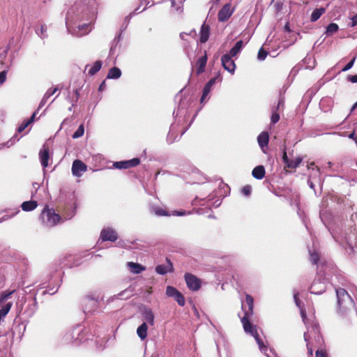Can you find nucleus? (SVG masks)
Segmentation results:
<instances>
[{"label":"nucleus","mask_w":357,"mask_h":357,"mask_svg":"<svg viewBox=\"0 0 357 357\" xmlns=\"http://www.w3.org/2000/svg\"><path fill=\"white\" fill-rule=\"evenodd\" d=\"M356 107H357V102H356L353 105V107H352V109H352V110L355 109L356 108Z\"/></svg>","instance_id":"052dcab7"},{"label":"nucleus","mask_w":357,"mask_h":357,"mask_svg":"<svg viewBox=\"0 0 357 357\" xmlns=\"http://www.w3.org/2000/svg\"><path fill=\"white\" fill-rule=\"evenodd\" d=\"M128 266L130 268V271L135 274H139L146 270V267L140 264L135 262H128Z\"/></svg>","instance_id":"6ab92c4d"},{"label":"nucleus","mask_w":357,"mask_h":357,"mask_svg":"<svg viewBox=\"0 0 357 357\" xmlns=\"http://www.w3.org/2000/svg\"><path fill=\"white\" fill-rule=\"evenodd\" d=\"M320 256L317 252H314L310 254V260L313 264H317L319 260Z\"/></svg>","instance_id":"f704fd0d"},{"label":"nucleus","mask_w":357,"mask_h":357,"mask_svg":"<svg viewBox=\"0 0 357 357\" xmlns=\"http://www.w3.org/2000/svg\"><path fill=\"white\" fill-rule=\"evenodd\" d=\"M347 79L352 83H357V75H349Z\"/></svg>","instance_id":"37998d69"},{"label":"nucleus","mask_w":357,"mask_h":357,"mask_svg":"<svg viewBox=\"0 0 357 357\" xmlns=\"http://www.w3.org/2000/svg\"><path fill=\"white\" fill-rule=\"evenodd\" d=\"M89 67V65H86V68H85V70H86V68Z\"/></svg>","instance_id":"69168bd1"},{"label":"nucleus","mask_w":357,"mask_h":357,"mask_svg":"<svg viewBox=\"0 0 357 357\" xmlns=\"http://www.w3.org/2000/svg\"><path fill=\"white\" fill-rule=\"evenodd\" d=\"M326 283L324 280H315L310 287V292L314 294H321L326 291Z\"/></svg>","instance_id":"9d476101"},{"label":"nucleus","mask_w":357,"mask_h":357,"mask_svg":"<svg viewBox=\"0 0 357 357\" xmlns=\"http://www.w3.org/2000/svg\"><path fill=\"white\" fill-rule=\"evenodd\" d=\"M75 96H76V100H77L79 99V90L78 89L75 90Z\"/></svg>","instance_id":"5fc2aeb1"},{"label":"nucleus","mask_w":357,"mask_h":357,"mask_svg":"<svg viewBox=\"0 0 357 357\" xmlns=\"http://www.w3.org/2000/svg\"><path fill=\"white\" fill-rule=\"evenodd\" d=\"M285 29H287V30H289V26H288V25H287V24H286V25H285Z\"/></svg>","instance_id":"e2e57ef3"},{"label":"nucleus","mask_w":357,"mask_h":357,"mask_svg":"<svg viewBox=\"0 0 357 357\" xmlns=\"http://www.w3.org/2000/svg\"><path fill=\"white\" fill-rule=\"evenodd\" d=\"M280 120V115L277 112H273L271 117V121L273 124H275Z\"/></svg>","instance_id":"4c0bfd02"},{"label":"nucleus","mask_w":357,"mask_h":357,"mask_svg":"<svg viewBox=\"0 0 357 357\" xmlns=\"http://www.w3.org/2000/svg\"><path fill=\"white\" fill-rule=\"evenodd\" d=\"M210 35V27L209 25L205 22L202 24L199 32V42L201 43H205L208 40Z\"/></svg>","instance_id":"2eb2a0df"},{"label":"nucleus","mask_w":357,"mask_h":357,"mask_svg":"<svg viewBox=\"0 0 357 357\" xmlns=\"http://www.w3.org/2000/svg\"><path fill=\"white\" fill-rule=\"evenodd\" d=\"M191 34H193V35H196V31L195 30L192 31L189 35H191Z\"/></svg>","instance_id":"680f3d73"},{"label":"nucleus","mask_w":357,"mask_h":357,"mask_svg":"<svg viewBox=\"0 0 357 357\" xmlns=\"http://www.w3.org/2000/svg\"><path fill=\"white\" fill-rule=\"evenodd\" d=\"M167 265H158L155 267V271L160 275H165L167 273H172L174 271L173 264L169 258H166Z\"/></svg>","instance_id":"f8f14e48"},{"label":"nucleus","mask_w":357,"mask_h":357,"mask_svg":"<svg viewBox=\"0 0 357 357\" xmlns=\"http://www.w3.org/2000/svg\"><path fill=\"white\" fill-rule=\"evenodd\" d=\"M166 294L169 297L174 298L178 305H185V301L183 295L175 287L172 286H167L166 289Z\"/></svg>","instance_id":"7ed1b4c3"},{"label":"nucleus","mask_w":357,"mask_h":357,"mask_svg":"<svg viewBox=\"0 0 357 357\" xmlns=\"http://www.w3.org/2000/svg\"><path fill=\"white\" fill-rule=\"evenodd\" d=\"M349 137L354 139L356 143H357V137L356 136L355 132L353 131L349 135Z\"/></svg>","instance_id":"09e8293b"},{"label":"nucleus","mask_w":357,"mask_h":357,"mask_svg":"<svg viewBox=\"0 0 357 357\" xmlns=\"http://www.w3.org/2000/svg\"><path fill=\"white\" fill-rule=\"evenodd\" d=\"M100 238L102 241L114 242L118 239V235L115 230L110 227L103 229L100 232Z\"/></svg>","instance_id":"0eeeda50"},{"label":"nucleus","mask_w":357,"mask_h":357,"mask_svg":"<svg viewBox=\"0 0 357 357\" xmlns=\"http://www.w3.org/2000/svg\"><path fill=\"white\" fill-rule=\"evenodd\" d=\"M186 34L185 33L183 32L180 33V38L183 40H184V35Z\"/></svg>","instance_id":"13d9d810"},{"label":"nucleus","mask_w":357,"mask_h":357,"mask_svg":"<svg viewBox=\"0 0 357 357\" xmlns=\"http://www.w3.org/2000/svg\"><path fill=\"white\" fill-rule=\"evenodd\" d=\"M258 346H259V349L261 350V351H266L267 350V347L265 345V344L264 343L263 340H261V338L260 337V336L259 335L258 333H257L256 334L253 335H252Z\"/></svg>","instance_id":"c85d7f7f"},{"label":"nucleus","mask_w":357,"mask_h":357,"mask_svg":"<svg viewBox=\"0 0 357 357\" xmlns=\"http://www.w3.org/2000/svg\"><path fill=\"white\" fill-rule=\"evenodd\" d=\"M267 55L268 52L263 47H261L258 52L257 58L259 60L263 61Z\"/></svg>","instance_id":"c9c22d12"},{"label":"nucleus","mask_w":357,"mask_h":357,"mask_svg":"<svg viewBox=\"0 0 357 357\" xmlns=\"http://www.w3.org/2000/svg\"><path fill=\"white\" fill-rule=\"evenodd\" d=\"M243 46V40H238V42H236L235 45L231 49V50L229 52V54H230L232 56H235L241 52Z\"/></svg>","instance_id":"393cba45"},{"label":"nucleus","mask_w":357,"mask_h":357,"mask_svg":"<svg viewBox=\"0 0 357 357\" xmlns=\"http://www.w3.org/2000/svg\"><path fill=\"white\" fill-rule=\"evenodd\" d=\"M257 142L261 149L267 146L269 142L268 132L266 131L261 132L257 137Z\"/></svg>","instance_id":"f3484780"},{"label":"nucleus","mask_w":357,"mask_h":357,"mask_svg":"<svg viewBox=\"0 0 357 357\" xmlns=\"http://www.w3.org/2000/svg\"><path fill=\"white\" fill-rule=\"evenodd\" d=\"M105 85V81L102 82V84L99 86V89L102 90V87H104Z\"/></svg>","instance_id":"bf43d9fd"},{"label":"nucleus","mask_w":357,"mask_h":357,"mask_svg":"<svg viewBox=\"0 0 357 357\" xmlns=\"http://www.w3.org/2000/svg\"><path fill=\"white\" fill-rule=\"evenodd\" d=\"M39 157L43 167H47L50 159V151L47 146H43V149L39 152Z\"/></svg>","instance_id":"ddd939ff"},{"label":"nucleus","mask_w":357,"mask_h":357,"mask_svg":"<svg viewBox=\"0 0 357 357\" xmlns=\"http://www.w3.org/2000/svg\"><path fill=\"white\" fill-rule=\"evenodd\" d=\"M139 163V158H135L129 160L115 162L114 163V167L116 169H129L137 167Z\"/></svg>","instance_id":"423d86ee"},{"label":"nucleus","mask_w":357,"mask_h":357,"mask_svg":"<svg viewBox=\"0 0 357 357\" xmlns=\"http://www.w3.org/2000/svg\"><path fill=\"white\" fill-rule=\"evenodd\" d=\"M40 31H41V34L43 35V33L45 31V27L44 25H41V27H40Z\"/></svg>","instance_id":"6e6d98bb"},{"label":"nucleus","mask_w":357,"mask_h":357,"mask_svg":"<svg viewBox=\"0 0 357 357\" xmlns=\"http://www.w3.org/2000/svg\"><path fill=\"white\" fill-rule=\"evenodd\" d=\"M83 303L85 305L86 310H88V311L94 310L98 307V301L91 296H85L83 298Z\"/></svg>","instance_id":"4468645a"},{"label":"nucleus","mask_w":357,"mask_h":357,"mask_svg":"<svg viewBox=\"0 0 357 357\" xmlns=\"http://www.w3.org/2000/svg\"><path fill=\"white\" fill-rule=\"evenodd\" d=\"M294 301H295L296 305L298 307H300L301 301V300H300V298L298 297V293H296V294H294Z\"/></svg>","instance_id":"c03bdc74"},{"label":"nucleus","mask_w":357,"mask_h":357,"mask_svg":"<svg viewBox=\"0 0 357 357\" xmlns=\"http://www.w3.org/2000/svg\"><path fill=\"white\" fill-rule=\"evenodd\" d=\"M232 56L229 54H224L221 58V61L223 68L231 73H234L236 68V64L234 60L231 59Z\"/></svg>","instance_id":"6e6552de"},{"label":"nucleus","mask_w":357,"mask_h":357,"mask_svg":"<svg viewBox=\"0 0 357 357\" xmlns=\"http://www.w3.org/2000/svg\"><path fill=\"white\" fill-rule=\"evenodd\" d=\"M150 3V1L149 0H140V6H145V9L147 6H149Z\"/></svg>","instance_id":"49530a36"},{"label":"nucleus","mask_w":357,"mask_h":357,"mask_svg":"<svg viewBox=\"0 0 357 357\" xmlns=\"http://www.w3.org/2000/svg\"><path fill=\"white\" fill-rule=\"evenodd\" d=\"M355 60H356V57H354L342 69V71H347L349 70L350 68H352V66H354V62H355Z\"/></svg>","instance_id":"ea45409f"},{"label":"nucleus","mask_w":357,"mask_h":357,"mask_svg":"<svg viewBox=\"0 0 357 357\" xmlns=\"http://www.w3.org/2000/svg\"><path fill=\"white\" fill-rule=\"evenodd\" d=\"M140 6H141L139 5V6L138 8H137L134 10L133 13H141V12H142L143 10H145V8H144V9H142V10H140Z\"/></svg>","instance_id":"864d4df0"},{"label":"nucleus","mask_w":357,"mask_h":357,"mask_svg":"<svg viewBox=\"0 0 357 357\" xmlns=\"http://www.w3.org/2000/svg\"><path fill=\"white\" fill-rule=\"evenodd\" d=\"M6 74L7 72L6 70H3L0 73V84H3L6 81Z\"/></svg>","instance_id":"79ce46f5"},{"label":"nucleus","mask_w":357,"mask_h":357,"mask_svg":"<svg viewBox=\"0 0 357 357\" xmlns=\"http://www.w3.org/2000/svg\"><path fill=\"white\" fill-rule=\"evenodd\" d=\"M30 125V123L27 121V120H25L21 124L20 126L18 127L17 128V131L19 132H22V131H24Z\"/></svg>","instance_id":"58836bf2"},{"label":"nucleus","mask_w":357,"mask_h":357,"mask_svg":"<svg viewBox=\"0 0 357 357\" xmlns=\"http://www.w3.org/2000/svg\"><path fill=\"white\" fill-rule=\"evenodd\" d=\"M315 357H327V354L324 350H317L315 353Z\"/></svg>","instance_id":"a19ab883"},{"label":"nucleus","mask_w":357,"mask_h":357,"mask_svg":"<svg viewBox=\"0 0 357 357\" xmlns=\"http://www.w3.org/2000/svg\"><path fill=\"white\" fill-rule=\"evenodd\" d=\"M336 295L339 305H341L342 301H344L345 298H350V296L349 295L347 291L342 288H339L336 289Z\"/></svg>","instance_id":"4be33fe9"},{"label":"nucleus","mask_w":357,"mask_h":357,"mask_svg":"<svg viewBox=\"0 0 357 357\" xmlns=\"http://www.w3.org/2000/svg\"><path fill=\"white\" fill-rule=\"evenodd\" d=\"M282 161L285 165V168L296 169L302 162V158L301 157H298L294 160H289L287 157L286 146H284L282 149Z\"/></svg>","instance_id":"20e7f679"},{"label":"nucleus","mask_w":357,"mask_h":357,"mask_svg":"<svg viewBox=\"0 0 357 357\" xmlns=\"http://www.w3.org/2000/svg\"><path fill=\"white\" fill-rule=\"evenodd\" d=\"M144 318L145 320L150 324L151 326L154 324V314L151 310H147L144 314Z\"/></svg>","instance_id":"c756f323"},{"label":"nucleus","mask_w":357,"mask_h":357,"mask_svg":"<svg viewBox=\"0 0 357 357\" xmlns=\"http://www.w3.org/2000/svg\"><path fill=\"white\" fill-rule=\"evenodd\" d=\"M37 206L38 203L36 201L31 200L24 202L22 204L21 207L24 211H31L34 210L37 207Z\"/></svg>","instance_id":"412c9836"},{"label":"nucleus","mask_w":357,"mask_h":357,"mask_svg":"<svg viewBox=\"0 0 357 357\" xmlns=\"http://www.w3.org/2000/svg\"><path fill=\"white\" fill-rule=\"evenodd\" d=\"M87 169V166L80 160H75L73 162L72 173L74 176H80Z\"/></svg>","instance_id":"1a4fd4ad"},{"label":"nucleus","mask_w":357,"mask_h":357,"mask_svg":"<svg viewBox=\"0 0 357 357\" xmlns=\"http://www.w3.org/2000/svg\"><path fill=\"white\" fill-rule=\"evenodd\" d=\"M184 278L187 287L190 290L196 291L201 288L202 281L195 275L190 273H186L184 275Z\"/></svg>","instance_id":"f03ea898"},{"label":"nucleus","mask_w":357,"mask_h":357,"mask_svg":"<svg viewBox=\"0 0 357 357\" xmlns=\"http://www.w3.org/2000/svg\"><path fill=\"white\" fill-rule=\"evenodd\" d=\"M252 315H245L241 318V323L243 324V329L246 333L250 334L251 335H253L257 333V326L252 324L250 321V318Z\"/></svg>","instance_id":"39448f33"},{"label":"nucleus","mask_w":357,"mask_h":357,"mask_svg":"<svg viewBox=\"0 0 357 357\" xmlns=\"http://www.w3.org/2000/svg\"><path fill=\"white\" fill-rule=\"evenodd\" d=\"M339 26L335 23H331L326 28L327 34H333L338 31Z\"/></svg>","instance_id":"2f4dec72"},{"label":"nucleus","mask_w":357,"mask_h":357,"mask_svg":"<svg viewBox=\"0 0 357 357\" xmlns=\"http://www.w3.org/2000/svg\"><path fill=\"white\" fill-rule=\"evenodd\" d=\"M40 218L47 227H54L61 220V216L53 209L49 208L47 206L43 210Z\"/></svg>","instance_id":"f257e3e1"},{"label":"nucleus","mask_w":357,"mask_h":357,"mask_svg":"<svg viewBox=\"0 0 357 357\" xmlns=\"http://www.w3.org/2000/svg\"><path fill=\"white\" fill-rule=\"evenodd\" d=\"M265 172L264 167L263 165H258L253 169L252 175L257 179H262L265 176Z\"/></svg>","instance_id":"aec40b11"},{"label":"nucleus","mask_w":357,"mask_h":357,"mask_svg":"<svg viewBox=\"0 0 357 357\" xmlns=\"http://www.w3.org/2000/svg\"><path fill=\"white\" fill-rule=\"evenodd\" d=\"M215 82L216 78H212L206 84L211 88L215 84Z\"/></svg>","instance_id":"a18cd8bd"},{"label":"nucleus","mask_w":357,"mask_h":357,"mask_svg":"<svg viewBox=\"0 0 357 357\" xmlns=\"http://www.w3.org/2000/svg\"><path fill=\"white\" fill-rule=\"evenodd\" d=\"M36 116V112H33V114H32L31 118L27 119V121L30 123V124L32 123L33 122H34Z\"/></svg>","instance_id":"de8ad7c7"},{"label":"nucleus","mask_w":357,"mask_h":357,"mask_svg":"<svg viewBox=\"0 0 357 357\" xmlns=\"http://www.w3.org/2000/svg\"><path fill=\"white\" fill-rule=\"evenodd\" d=\"M152 212L158 216H169L170 214L160 207H154L152 208Z\"/></svg>","instance_id":"7c9ffc66"},{"label":"nucleus","mask_w":357,"mask_h":357,"mask_svg":"<svg viewBox=\"0 0 357 357\" xmlns=\"http://www.w3.org/2000/svg\"><path fill=\"white\" fill-rule=\"evenodd\" d=\"M101 67L102 62L100 61H96L93 63V66L89 70L88 74L91 76L94 75L101 69Z\"/></svg>","instance_id":"cd10ccee"},{"label":"nucleus","mask_w":357,"mask_h":357,"mask_svg":"<svg viewBox=\"0 0 357 357\" xmlns=\"http://www.w3.org/2000/svg\"><path fill=\"white\" fill-rule=\"evenodd\" d=\"M283 107L284 106V101L283 100H280L278 102V105H277V109H278L280 107Z\"/></svg>","instance_id":"603ef678"},{"label":"nucleus","mask_w":357,"mask_h":357,"mask_svg":"<svg viewBox=\"0 0 357 357\" xmlns=\"http://www.w3.org/2000/svg\"><path fill=\"white\" fill-rule=\"evenodd\" d=\"M59 90V88L58 87H54V88H51V89H49L46 93H45L42 100H41V102H40V106H43L45 102L52 96H53L57 91Z\"/></svg>","instance_id":"a878e982"},{"label":"nucleus","mask_w":357,"mask_h":357,"mask_svg":"<svg viewBox=\"0 0 357 357\" xmlns=\"http://www.w3.org/2000/svg\"><path fill=\"white\" fill-rule=\"evenodd\" d=\"M301 315L303 319L306 317L305 312L303 310H301Z\"/></svg>","instance_id":"4d7b16f0"},{"label":"nucleus","mask_w":357,"mask_h":357,"mask_svg":"<svg viewBox=\"0 0 357 357\" xmlns=\"http://www.w3.org/2000/svg\"><path fill=\"white\" fill-rule=\"evenodd\" d=\"M173 215H178V216H181V215H183L185 214V211H174L172 213Z\"/></svg>","instance_id":"8fccbe9b"},{"label":"nucleus","mask_w":357,"mask_h":357,"mask_svg":"<svg viewBox=\"0 0 357 357\" xmlns=\"http://www.w3.org/2000/svg\"><path fill=\"white\" fill-rule=\"evenodd\" d=\"M245 303L248 309L245 310L244 314L253 315L254 313V299L250 294H245Z\"/></svg>","instance_id":"a211bd4d"},{"label":"nucleus","mask_w":357,"mask_h":357,"mask_svg":"<svg viewBox=\"0 0 357 357\" xmlns=\"http://www.w3.org/2000/svg\"><path fill=\"white\" fill-rule=\"evenodd\" d=\"M314 164L312 162L310 164V167H312V165H314Z\"/></svg>","instance_id":"0e129e2a"},{"label":"nucleus","mask_w":357,"mask_h":357,"mask_svg":"<svg viewBox=\"0 0 357 357\" xmlns=\"http://www.w3.org/2000/svg\"><path fill=\"white\" fill-rule=\"evenodd\" d=\"M84 127L83 124H81L79 126V128H77V130L74 132V134L73 135L72 137L73 139L79 138L84 135Z\"/></svg>","instance_id":"473e14b6"},{"label":"nucleus","mask_w":357,"mask_h":357,"mask_svg":"<svg viewBox=\"0 0 357 357\" xmlns=\"http://www.w3.org/2000/svg\"><path fill=\"white\" fill-rule=\"evenodd\" d=\"M121 75V70L117 67H113L109 69L107 75V79H118Z\"/></svg>","instance_id":"b1692460"},{"label":"nucleus","mask_w":357,"mask_h":357,"mask_svg":"<svg viewBox=\"0 0 357 357\" xmlns=\"http://www.w3.org/2000/svg\"><path fill=\"white\" fill-rule=\"evenodd\" d=\"M351 21H352V26H354L356 25H357V14L355 15L352 18H351Z\"/></svg>","instance_id":"3c124183"},{"label":"nucleus","mask_w":357,"mask_h":357,"mask_svg":"<svg viewBox=\"0 0 357 357\" xmlns=\"http://www.w3.org/2000/svg\"><path fill=\"white\" fill-rule=\"evenodd\" d=\"M148 326L144 322L137 329V334L141 340H144L147 337Z\"/></svg>","instance_id":"5701e85b"},{"label":"nucleus","mask_w":357,"mask_h":357,"mask_svg":"<svg viewBox=\"0 0 357 357\" xmlns=\"http://www.w3.org/2000/svg\"><path fill=\"white\" fill-rule=\"evenodd\" d=\"M211 89V88L208 86L206 84L204 86V87L203 89L202 95V97H201V99H200V102L201 103H203L205 101V99L206 98V97L208 96V93H210Z\"/></svg>","instance_id":"72a5a7b5"},{"label":"nucleus","mask_w":357,"mask_h":357,"mask_svg":"<svg viewBox=\"0 0 357 357\" xmlns=\"http://www.w3.org/2000/svg\"><path fill=\"white\" fill-rule=\"evenodd\" d=\"M233 10L231 9V4H225L218 13V20L225 22L232 15Z\"/></svg>","instance_id":"9b49d317"},{"label":"nucleus","mask_w":357,"mask_h":357,"mask_svg":"<svg viewBox=\"0 0 357 357\" xmlns=\"http://www.w3.org/2000/svg\"><path fill=\"white\" fill-rule=\"evenodd\" d=\"M325 11L326 10L324 8L314 10L311 15L310 20L312 22H316L325 13Z\"/></svg>","instance_id":"bb28decb"},{"label":"nucleus","mask_w":357,"mask_h":357,"mask_svg":"<svg viewBox=\"0 0 357 357\" xmlns=\"http://www.w3.org/2000/svg\"><path fill=\"white\" fill-rule=\"evenodd\" d=\"M206 63H207V55L205 52L204 55L201 56L200 58H199L196 63L197 74V75H199L204 71Z\"/></svg>","instance_id":"dca6fc26"},{"label":"nucleus","mask_w":357,"mask_h":357,"mask_svg":"<svg viewBox=\"0 0 357 357\" xmlns=\"http://www.w3.org/2000/svg\"><path fill=\"white\" fill-rule=\"evenodd\" d=\"M252 187L250 185L243 186L241 189V192L245 196H249L251 194Z\"/></svg>","instance_id":"e433bc0d"}]
</instances>
